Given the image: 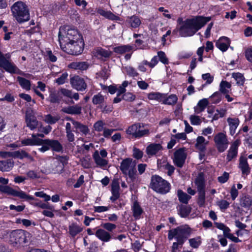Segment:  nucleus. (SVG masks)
Returning a JSON list of instances; mask_svg holds the SVG:
<instances>
[{
	"mask_svg": "<svg viewBox=\"0 0 252 252\" xmlns=\"http://www.w3.org/2000/svg\"><path fill=\"white\" fill-rule=\"evenodd\" d=\"M210 98L213 103H218L221 100L220 94L219 92H216L210 96Z\"/></svg>",
	"mask_w": 252,
	"mask_h": 252,
	"instance_id": "13d9d810",
	"label": "nucleus"
},
{
	"mask_svg": "<svg viewBox=\"0 0 252 252\" xmlns=\"http://www.w3.org/2000/svg\"><path fill=\"white\" fill-rule=\"evenodd\" d=\"M208 143V142L206 140L204 137L202 136H199L196 138L195 146L197 149L203 152L205 150Z\"/></svg>",
	"mask_w": 252,
	"mask_h": 252,
	"instance_id": "cd10ccee",
	"label": "nucleus"
},
{
	"mask_svg": "<svg viewBox=\"0 0 252 252\" xmlns=\"http://www.w3.org/2000/svg\"><path fill=\"white\" fill-rule=\"evenodd\" d=\"M239 161V168L241 169L243 174H249L250 173V168L247 158L244 157H241Z\"/></svg>",
	"mask_w": 252,
	"mask_h": 252,
	"instance_id": "2f4dec72",
	"label": "nucleus"
},
{
	"mask_svg": "<svg viewBox=\"0 0 252 252\" xmlns=\"http://www.w3.org/2000/svg\"><path fill=\"white\" fill-rule=\"evenodd\" d=\"M143 153L142 151L139 149L134 148L133 150V157L137 159H140L143 157Z\"/></svg>",
	"mask_w": 252,
	"mask_h": 252,
	"instance_id": "69168bd1",
	"label": "nucleus"
},
{
	"mask_svg": "<svg viewBox=\"0 0 252 252\" xmlns=\"http://www.w3.org/2000/svg\"><path fill=\"white\" fill-rule=\"evenodd\" d=\"M231 85L226 81H221L220 84V92L223 94H228L230 91Z\"/></svg>",
	"mask_w": 252,
	"mask_h": 252,
	"instance_id": "79ce46f5",
	"label": "nucleus"
},
{
	"mask_svg": "<svg viewBox=\"0 0 252 252\" xmlns=\"http://www.w3.org/2000/svg\"><path fill=\"white\" fill-rule=\"evenodd\" d=\"M46 140L49 150L52 149V151L56 152H60L63 150V146L58 140L48 139Z\"/></svg>",
	"mask_w": 252,
	"mask_h": 252,
	"instance_id": "b1692460",
	"label": "nucleus"
},
{
	"mask_svg": "<svg viewBox=\"0 0 252 252\" xmlns=\"http://www.w3.org/2000/svg\"><path fill=\"white\" fill-rule=\"evenodd\" d=\"M189 120L192 125H199L202 122L199 116L194 115L190 116Z\"/></svg>",
	"mask_w": 252,
	"mask_h": 252,
	"instance_id": "6e6d98bb",
	"label": "nucleus"
},
{
	"mask_svg": "<svg viewBox=\"0 0 252 252\" xmlns=\"http://www.w3.org/2000/svg\"><path fill=\"white\" fill-rule=\"evenodd\" d=\"M226 122L229 126V133L233 136L236 133V129L239 125V119L234 116H229L227 118Z\"/></svg>",
	"mask_w": 252,
	"mask_h": 252,
	"instance_id": "f3484780",
	"label": "nucleus"
},
{
	"mask_svg": "<svg viewBox=\"0 0 252 252\" xmlns=\"http://www.w3.org/2000/svg\"><path fill=\"white\" fill-rule=\"evenodd\" d=\"M190 213V209L187 206H181L179 210V213L181 217L186 218Z\"/></svg>",
	"mask_w": 252,
	"mask_h": 252,
	"instance_id": "3c124183",
	"label": "nucleus"
},
{
	"mask_svg": "<svg viewBox=\"0 0 252 252\" xmlns=\"http://www.w3.org/2000/svg\"><path fill=\"white\" fill-rule=\"evenodd\" d=\"M198 192V204L200 207H203L205 202V190L197 191Z\"/></svg>",
	"mask_w": 252,
	"mask_h": 252,
	"instance_id": "8fccbe9b",
	"label": "nucleus"
},
{
	"mask_svg": "<svg viewBox=\"0 0 252 252\" xmlns=\"http://www.w3.org/2000/svg\"><path fill=\"white\" fill-rule=\"evenodd\" d=\"M3 193H6L7 195L18 197L20 199H24L26 200L34 199L33 196L27 194L22 190L20 189L16 190L8 186H5V188Z\"/></svg>",
	"mask_w": 252,
	"mask_h": 252,
	"instance_id": "f8f14e48",
	"label": "nucleus"
},
{
	"mask_svg": "<svg viewBox=\"0 0 252 252\" xmlns=\"http://www.w3.org/2000/svg\"><path fill=\"white\" fill-rule=\"evenodd\" d=\"M95 236L101 241L108 242L111 239V234L103 229H98L95 233Z\"/></svg>",
	"mask_w": 252,
	"mask_h": 252,
	"instance_id": "aec40b11",
	"label": "nucleus"
},
{
	"mask_svg": "<svg viewBox=\"0 0 252 252\" xmlns=\"http://www.w3.org/2000/svg\"><path fill=\"white\" fill-rule=\"evenodd\" d=\"M126 23L127 26L132 29L138 28L141 24L140 18L135 15L128 17Z\"/></svg>",
	"mask_w": 252,
	"mask_h": 252,
	"instance_id": "6ab92c4d",
	"label": "nucleus"
},
{
	"mask_svg": "<svg viewBox=\"0 0 252 252\" xmlns=\"http://www.w3.org/2000/svg\"><path fill=\"white\" fill-rule=\"evenodd\" d=\"M240 144V142L239 140H236L232 143L227 151L226 155V159L227 162L232 161L236 158L238 154V148Z\"/></svg>",
	"mask_w": 252,
	"mask_h": 252,
	"instance_id": "2eb2a0df",
	"label": "nucleus"
},
{
	"mask_svg": "<svg viewBox=\"0 0 252 252\" xmlns=\"http://www.w3.org/2000/svg\"><path fill=\"white\" fill-rule=\"evenodd\" d=\"M68 67L74 69L86 70L88 65L85 62H73L68 65Z\"/></svg>",
	"mask_w": 252,
	"mask_h": 252,
	"instance_id": "ea45409f",
	"label": "nucleus"
},
{
	"mask_svg": "<svg viewBox=\"0 0 252 252\" xmlns=\"http://www.w3.org/2000/svg\"><path fill=\"white\" fill-rule=\"evenodd\" d=\"M209 114V117L212 118V121L218 120L219 118L224 117L226 114V110L225 109H217L216 110H208Z\"/></svg>",
	"mask_w": 252,
	"mask_h": 252,
	"instance_id": "412c9836",
	"label": "nucleus"
},
{
	"mask_svg": "<svg viewBox=\"0 0 252 252\" xmlns=\"http://www.w3.org/2000/svg\"><path fill=\"white\" fill-rule=\"evenodd\" d=\"M229 173L226 172H224L223 174L219 176L218 178V181L220 183H224L227 181L229 179Z\"/></svg>",
	"mask_w": 252,
	"mask_h": 252,
	"instance_id": "338daca9",
	"label": "nucleus"
},
{
	"mask_svg": "<svg viewBox=\"0 0 252 252\" xmlns=\"http://www.w3.org/2000/svg\"><path fill=\"white\" fill-rule=\"evenodd\" d=\"M63 112L72 115H78L81 114L82 107L79 105L68 106L63 109Z\"/></svg>",
	"mask_w": 252,
	"mask_h": 252,
	"instance_id": "a878e982",
	"label": "nucleus"
},
{
	"mask_svg": "<svg viewBox=\"0 0 252 252\" xmlns=\"http://www.w3.org/2000/svg\"><path fill=\"white\" fill-rule=\"evenodd\" d=\"M178 101V97L176 94H172L166 96V94H163L162 103L169 105H175Z\"/></svg>",
	"mask_w": 252,
	"mask_h": 252,
	"instance_id": "c85d7f7f",
	"label": "nucleus"
},
{
	"mask_svg": "<svg viewBox=\"0 0 252 252\" xmlns=\"http://www.w3.org/2000/svg\"><path fill=\"white\" fill-rule=\"evenodd\" d=\"M11 11L13 17L19 23L27 22L30 19L28 7L23 1L15 2L11 7Z\"/></svg>",
	"mask_w": 252,
	"mask_h": 252,
	"instance_id": "7ed1b4c3",
	"label": "nucleus"
},
{
	"mask_svg": "<svg viewBox=\"0 0 252 252\" xmlns=\"http://www.w3.org/2000/svg\"><path fill=\"white\" fill-rule=\"evenodd\" d=\"M105 124L101 121H99L94 123V129L95 131L100 132L103 131L105 127H104Z\"/></svg>",
	"mask_w": 252,
	"mask_h": 252,
	"instance_id": "bf43d9fd",
	"label": "nucleus"
},
{
	"mask_svg": "<svg viewBox=\"0 0 252 252\" xmlns=\"http://www.w3.org/2000/svg\"><path fill=\"white\" fill-rule=\"evenodd\" d=\"M189 243L190 247L193 249H197L202 244V239L200 236H196L195 237L189 239Z\"/></svg>",
	"mask_w": 252,
	"mask_h": 252,
	"instance_id": "a19ab883",
	"label": "nucleus"
},
{
	"mask_svg": "<svg viewBox=\"0 0 252 252\" xmlns=\"http://www.w3.org/2000/svg\"><path fill=\"white\" fill-rule=\"evenodd\" d=\"M252 204V200L248 196H244L241 198L240 205L245 208H250Z\"/></svg>",
	"mask_w": 252,
	"mask_h": 252,
	"instance_id": "a18cd8bd",
	"label": "nucleus"
},
{
	"mask_svg": "<svg viewBox=\"0 0 252 252\" xmlns=\"http://www.w3.org/2000/svg\"><path fill=\"white\" fill-rule=\"evenodd\" d=\"M193 230L188 225H182L168 231V239L172 240L175 239L180 243H184L192 233Z\"/></svg>",
	"mask_w": 252,
	"mask_h": 252,
	"instance_id": "39448f33",
	"label": "nucleus"
},
{
	"mask_svg": "<svg viewBox=\"0 0 252 252\" xmlns=\"http://www.w3.org/2000/svg\"><path fill=\"white\" fill-rule=\"evenodd\" d=\"M217 204L222 211H224L228 208L230 203L225 200H220L217 201Z\"/></svg>",
	"mask_w": 252,
	"mask_h": 252,
	"instance_id": "5fc2aeb1",
	"label": "nucleus"
},
{
	"mask_svg": "<svg viewBox=\"0 0 252 252\" xmlns=\"http://www.w3.org/2000/svg\"><path fill=\"white\" fill-rule=\"evenodd\" d=\"M59 120V117L57 116L53 117L51 115H47L45 116L44 121L49 124H54Z\"/></svg>",
	"mask_w": 252,
	"mask_h": 252,
	"instance_id": "864d4df0",
	"label": "nucleus"
},
{
	"mask_svg": "<svg viewBox=\"0 0 252 252\" xmlns=\"http://www.w3.org/2000/svg\"><path fill=\"white\" fill-rule=\"evenodd\" d=\"M9 243L15 247H23L28 243L31 238V234L24 230L17 229L8 232Z\"/></svg>",
	"mask_w": 252,
	"mask_h": 252,
	"instance_id": "20e7f679",
	"label": "nucleus"
},
{
	"mask_svg": "<svg viewBox=\"0 0 252 252\" xmlns=\"http://www.w3.org/2000/svg\"><path fill=\"white\" fill-rule=\"evenodd\" d=\"M177 196L180 202L184 204H188L189 201L191 198L190 196L181 189L178 190Z\"/></svg>",
	"mask_w": 252,
	"mask_h": 252,
	"instance_id": "58836bf2",
	"label": "nucleus"
},
{
	"mask_svg": "<svg viewBox=\"0 0 252 252\" xmlns=\"http://www.w3.org/2000/svg\"><path fill=\"white\" fill-rule=\"evenodd\" d=\"M232 77L236 81V83L238 85H243L245 82V77L244 75L239 72L233 73Z\"/></svg>",
	"mask_w": 252,
	"mask_h": 252,
	"instance_id": "49530a36",
	"label": "nucleus"
},
{
	"mask_svg": "<svg viewBox=\"0 0 252 252\" xmlns=\"http://www.w3.org/2000/svg\"><path fill=\"white\" fill-rule=\"evenodd\" d=\"M68 76V74L64 72L62 75L56 80V82L59 85H62L65 83Z\"/></svg>",
	"mask_w": 252,
	"mask_h": 252,
	"instance_id": "e2e57ef3",
	"label": "nucleus"
},
{
	"mask_svg": "<svg viewBox=\"0 0 252 252\" xmlns=\"http://www.w3.org/2000/svg\"><path fill=\"white\" fill-rule=\"evenodd\" d=\"M211 20V17L201 16L187 19L181 24L179 29L180 35L182 37L192 36Z\"/></svg>",
	"mask_w": 252,
	"mask_h": 252,
	"instance_id": "f03ea898",
	"label": "nucleus"
},
{
	"mask_svg": "<svg viewBox=\"0 0 252 252\" xmlns=\"http://www.w3.org/2000/svg\"><path fill=\"white\" fill-rule=\"evenodd\" d=\"M111 193L112 195L110 199L112 202H114L120 197V186L116 181H113L112 183Z\"/></svg>",
	"mask_w": 252,
	"mask_h": 252,
	"instance_id": "4be33fe9",
	"label": "nucleus"
},
{
	"mask_svg": "<svg viewBox=\"0 0 252 252\" xmlns=\"http://www.w3.org/2000/svg\"><path fill=\"white\" fill-rule=\"evenodd\" d=\"M58 38L61 48L64 52L74 55L83 52L84 44L77 30L69 26H62L59 29Z\"/></svg>",
	"mask_w": 252,
	"mask_h": 252,
	"instance_id": "f257e3e1",
	"label": "nucleus"
},
{
	"mask_svg": "<svg viewBox=\"0 0 252 252\" xmlns=\"http://www.w3.org/2000/svg\"><path fill=\"white\" fill-rule=\"evenodd\" d=\"M132 48L129 45H122L114 48V51L119 54H123L131 50Z\"/></svg>",
	"mask_w": 252,
	"mask_h": 252,
	"instance_id": "09e8293b",
	"label": "nucleus"
},
{
	"mask_svg": "<svg viewBox=\"0 0 252 252\" xmlns=\"http://www.w3.org/2000/svg\"><path fill=\"white\" fill-rule=\"evenodd\" d=\"M70 84L74 89L79 91H84L87 88V84L84 80L78 76L72 77L70 79Z\"/></svg>",
	"mask_w": 252,
	"mask_h": 252,
	"instance_id": "dca6fc26",
	"label": "nucleus"
},
{
	"mask_svg": "<svg viewBox=\"0 0 252 252\" xmlns=\"http://www.w3.org/2000/svg\"><path fill=\"white\" fill-rule=\"evenodd\" d=\"M104 100L103 96L100 94L94 95L93 97L92 102L94 104L97 105L102 104Z\"/></svg>",
	"mask_w": 252,
	"mask_h": 252,
	"instance_id": "603ef678",
	"label": "nucleus"
},
{
	"mask_svg": "<svg viewBox=\"0 0 252 252\" xmlns=\"http://www.w3.org/2000/svg\"><path fill=\"white\" fill-rule=\"evenodd\" d=\"M215 146L220 153L224 152L228 148L229 142L225 132H220L214 137Z\"/></svg>",
	"mask_w": 252,
	"mask_h": 252,
	"instance_id": "6e6552de",
	"label": "nucleus"
},
{
	"mask_svg": "<svg viewBox=\"0 0 252 252\" xmlns=\"http://www.w3.org/2000/svg\"><path fill=\"white\" fill-rule=\"evenodd\" d=\"M61 99L60 90L59 91H52L50 92L48 100L51 103H57Z\"/></svg>",
	"mask_w": 252,
	"mask_h": 252,
	"instance_id": "e433bc0d",
	"label": "nucleus"
},
{
	"mask_svg": "<svg viewBox=\"0 0 252 252\" xmlns=\"http://www.w3.org/2000/svg\"><path fill=\"white\" fill-rule=\"evenodd\" d=\"M111 54L112 52L109 50L104 49L101 48L96 49L94 52V56L98 58H108L111 56Z\"/></svg>",
	"mask_w": 252,
	"mask_h": 252,
	"instance_id": "c756f323",
	"label": "nucleus"
},
{
	"mask_svg": "<svg viewBox=\"0 0 252 252\" xmlns=\"http://www.w3.org/2000/svg\"><path fill=\"white\" fill-rule=\"evenodd\" d=\"M25 121L27 126L31 130L35 129L39 124L35 116V112L32 109H29L26 111Z\"/></svg>",
	"mask_w": 252,
	"mask_h": 252,
	"instance_id": "ddd939ff",
	"label": "nucleus"
},
{
	"mask_svg": "<svg viewBox=\"0 0 252 252\" xmlns=\"http://www.w3.org/2000/svg\"><path fill=\"white\" fill-rule=\"evenodd\" d=\"M202 78L206 81V84H210L214 80L213 76L211 75L210 73H205L202 75Z\"/></svg>",
	"mask_w": 252,
	"mask_h": 252,
	"instance_id": "680f3d73",
	"label": "nucleus"
},
{
	"mask_svg": "<svg viewBox=\"0 0 252 252\" xmlns=\"http://www.w3.org/2000/svg\"><path fill=\"white\" fill-rule=\"evenodd\" d=\"M163 94L158 92H152L148 94V98L150 100H155L161 102Z\"/></svg>",
	"mask_w": 252,
	"mask_h": 252,
	"instance_id": "de8ad7c7",
	"label": "nucleus"
},
{
	"mask_svg": "<svg viewBox=\"0 0 252 252\" xmlns=\"http://www.w3.org/2000/svg\"><path fill=\"white\" fill-rule=\"evenodd\" d=\"M56 212L57 211L55 209L54 206L49 203L47 207L42 211V213L46 217L52 218L54 217V212Z\"/></svg>",
	"mask_w": 252,
	"mask_h": 252,
	"instance_id": "c03bdc74",
	"label": "nucleus"
},
{
	"mask_svg": "<svg viewBox=\"0 0 252 252\" xmlns=\"http://www.w3.org/2000/svg\"><path fill=\"white\" fill-rule=\"evenodd\" d=\"M195 184L197 191L205 190V179L202 174H199L195 179Z\"/></svg>",
	"mask_w": 252,
	"mask_h": 252,
	"instance_id": "473e14b6",
	"label": "nucleus"
},
{
	"mask_svg": "<svg viewBox=\"0 0 252 252\" xmlns=\"http://www.w3.org/2000/svg\"><path fill=\"white\" fill-rule=\"evenodd\" d=\"M186 157L187 154L185 150L180 149L175 152L173 161L176 165L182 167L185 163Z\"/></svg>",
	"mask_w": 252,
	"mask_h": 252,
	"instance_id": "4468645a",
	"label": "nucleus"
},
{
	"mask_svg": "<svg viewBox=\"0 0 252 252\" xmlns=\"http://www.w3.org/2000/svg\"><path fill=\"white\" fill-rule=\"evenodd\" d=\"M83 230V227L76 223H72L68 226V233L72 237H75Z\"/></svg>",
	"mask_w": 252,
	"mask_h": 252,
	"instance_id": "393cba45",
	"label": "nucleus"
},
{
	"mask_svg": "<svg viewBox=\"0 0 252 252\" xmlns=\"http://www.w3.org/2000/svg\"><path fill=\"white\" fill-rule=\"evenodd\" d=\"M150 187L155 191L161 194H165L170 189V184L158 175L152 177Z\"/></svg>",
	"mask_w": 252,
	"mask_h": 252,
	"instance_id": "0eeeda50",
	"label": "nucleus"
},
{
	"mask_svg": "<svg viewBox=\"0 0 252 252\" xmlns=\"http://www.w3.org/2000/svg\"><path fill=\"white\" fill-rule=\"evenodd\" d=\"M126 133L135 137H141L148 134L149 130L145 129L143 124L137 123L129 126L126 130Z\"/></svg>",
	"mask_w": 252,
	"mask_h": 252,
	"instance_id": "9d476101",
	"label": "nucleus"
},
{
	"mask_svg": "<svg viewBox=\"0 0 252 252\" xmlns=\"http://www.w3.org/2000/svg\"><path fill=\"white\" fill-rule=\"evenodd\" d=\"M208 104V100L206 98L200 100L197 106L194 107V111L196 114H199L203 111Z\"/></svg>",
	"mask_w": 252,
	"mask_h": 252,
	"instance_id": "4c0bfd02",
	"label": "nucleus"
},
{
	"mask_svg": "<svg viewBox=\"0 0 252 252\" xmlns=\"http://www.w3.org/2000/svg\"><path fill=\"white\" fill-rule=\"evenodd\" d=\"M20 86L27 91H29L31 88V82L24 78L18 76L17 78Z\"/></svg>",
	"mask_w": 252,
	"mask_h": 252,
	"instance_id": "37998d69",
	"label": "nucleus"
},
{
	"mask_svg": "<svg viewBox=\"0 0 252 252\" xmlns=\"http://www.w3.org/2000/svg\"><path fill=\"white\" fill-rule=\"evenodd\" d=\"M157 57H158L159 60L163 64H167L168 63V59L164 52L162 51L158 52Z\"/></svg>",
	"mask_w": 252,
	"mask_h": 252,
	"instance_id": "4d7b16f0",
	"label": "nucleus"
},
{
	"mask_svg": "<svg viewBox=\"0 0 252 252\" xmlns=\"http://www.w3.org/2000/svg\"><path fill=\"white\" fill-rule=\"evenodd\" d=\"M245 56L249 62H252V48H248L246 50Z\"/></svg>",
	"mask_w": 252,
	"mask_h": 252,
	"instance_id": "774afa93",
	"label": "nucleus"
},
{
	"mask_svg": "<svg viewBox=\"0 0 252 252\" xmlns=\"http://www.w3.org/2000/svg\"><path fill=\"white\" fill-rule=\"evenodd\" d=\"M13 158H18L20 159H23L27 158L28 159L33 160V158L29 155L27 152L23 150H18L14 152H12L11 154Z\"/></svg>",
	"mask_w": 252,
	"mask_h": 252,
	"instance_id": "c9c22d12",
	"label": "nucleus"
},
{
	"mask_svg": "<svg viewBox=\"0 0 252 252\" xmlns=\"http://www.w3.org/2000/svg\"><path fill=\"white\" fill-rule=\"evenodd\" d=\"M162 149L159 144H152L149 145L146 148V153L150 156L155 155Z\"/></svg>",
	"mask_w": 252,
	"mask_h": 252,
	"instance_id": "bb28decb",
	"label": "nucleus"
},
{
	"mask_svg": "<svg viewBox=\"0 0 252 252\" xmlns=\"http://www.w3.org/2000/svg\"><path fill=\"white\" fill-rule=\"evenodd\" d=\"M42 139L36 137L35 134H32V138H29L22 140V144L23 146H34L40 145L41 144Z\"/></svg>",
	"mask_w": 252,
	"mask_h": 252,
	"instance_id": "5701e85b",
	"label": "nucleus"
},
{
	"mask_svg": "<svg viewBox=\"0 0 252 252\" xmlns=\"http://www.w3.org/2000/svg\"><path fill=\"white\" fill-rule=\"evenodd\" d=\"M13 165L14 161L12 159L0 161V171H9L12 168Z\"/></svg>",
	"mask_w": 252,
	"mask_h": 252,
	"instance_id": "7c9ffc66",
	"label": "nucleus"
},
{
	"mask_svg": "<svg viewBox=\"0 0 252 252\" xmlns=\"http://www.w3.org/2000/svg\"><path fill=\"white\" fill-rule=\"evenodd\" d=\"M73 126L76 129V132H81L83 134L86 135L89 132L88 127L78 122H73Z\"/></svg>",
	"mask_w": 252,
	"mask_h": 252,
	"instance_id": "f704fd0d",
	"label": "nucleus"
},
{
	"mask_svg": "<svg viewBox=\"0 0 252 252\" xmlns=\"http://www.w3.org/2000/svg\"><path fill=\"white\" fill-rule=\"evenodd\" d=\"M107 154V152L105 149H102L100 152L98 150L95 151L93 155V157L97 166L100 167H104L107 166L108 161L106 159Z\"/></svg>",
	"mask_w": 252,
	"mask_h": 252,
	"instance_id": "9b49d317",
	"label": "nucleus"
},
{
	"mask_svg": "<svg viewBox=\"0 0 252 252\" xmlns=\"http://www.w3.org/2000/svg\"><path fill=\"white\" fill-rule=\"evenodd\" d=\"M86 10L88 14H90L92 15H95L96 13H97L104 18L112 21L121 20V18L119 16L115 15L110 11L105 10L102 7L100 6L96 7L95 10L93 8H89Z\"/></svg>",
	"mask_w": 252,
	"mask_h": 252,
	"instance_id": "1a4fd4ad",
	"label": "nucleus"
},
{
	"mask_svg": "<svg viewBox=\"0 0 252 252\" xmlns=\"http://www.w3.org/2000/svg\"><path fill=\"white\" fill-rule=\"evenodd\" d=\"M171 32L170 30H168L166 32V33L164 34L161 38V44L163 46H165L168 44L169 43H167V40H170L168 36L170 35Z\"/></svg>",
	"mask_w": 252,
	"mask_h": 252,
	"instance_id": "0e129e2a",
	"label": "nucleus"
},
{
	"mask_svg": "<svg viewBox=\"0 0 252 252\" xmlns=\"http://www.w3.org/2000/svg\"><path fill=\"white\" fill-rule=\"evenodd\" d=\"M136 162L132 158H126L122 160L120 169L122 173L127 176L132 181L136 178Z\"/></svg>",
	"mask_w": 252,
	"mask_h": 252,
	"instance_id": "423d86ee",
	"label": "nucleus"
},
{
	"mask_svg": "<svg viewBox=\"0 0 252 252\" xmlns=\"http://www.w3.org/2000/svg\"><path fill=\"white\" fill-rule=\"evenodd\" d=\"M125 70L126 73L130 76L135 77L138 75V73L136 72V70L131 66L126 67Z\"/></svg>",
	"mask_w": 252,
	"mask_h": 252,
	"instance_id": "052dcab7",
	"label": "nucleus"
},
{
	"mask_svg": "<svg viewBox=\"0 0 252 252\" xmlns=\"http://www.w3.org/2000/svg\"><path fill=\"white\" fill-rule=\"evenodd\" d=\"M230 40L226 36H221L216 42V46L222 52L226 51L230 45Z\"/></svg>",
	"mask_w": 252,
	"mask_h": 252,
	"instance_id": "a211bd4d",
	"label": "nucleus"
},
{
	"mask_svg": "<svg viewBox=\"0 0 252 252\" xmlns=\"http://www.w3.org/2000/svg\"><path fill=\"white\" fill-rule=\"evenodd\" d=\"M131 208L134 218L135 219H140L141 215L143 213V210L138 203L137 202H134Z\"/></svg>",
	"mask_w": 252,
	"mask_h": 252,
	"instance_id": "72a5a7b5",
	"label": "nucleus"
}]
</instances>
